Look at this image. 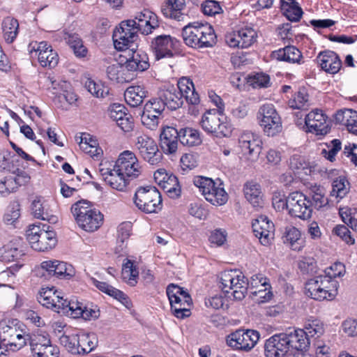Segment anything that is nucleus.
<instances>
[{
  "label": "nucleus",
  "instance_id": "1",
  "mask_svg": "<svg viewBox=\"0 0 357 357\" xmlns=\"http://www.w3.org/2000/svg\"><path fill=\"white\" fill-rule=\"evenodd\" d=\"M344 266L340 262L335 263L320 275L309 280L305 284L306 294L317 301H332L337 294L338 282L335 280L344 274Z\"/></svg>",
  "mask_w": 357,
  "mask_h": 357
},
{
  "label": "nucleus",
  "instance_id": "2",
  "mask_svg": "<svg viewBox=\"0 0 357 357\" xmlns=\"http://www.w3.org/2000/svg\"><path fill=\"white\" fill-rule=\"evenodd\" d=\"M181 34L184 43L194 49L211 47L217 41L215 31L208 23H189L183 28Z\"/></svg>",
  "mask_w": 357,
  "mask_h": 357
},
{
  "label": "nucleus",
  "instance_id": "3",
  "mask_svg": "<svg viewBox=\"0 0 357 357\" xmlns=\"http://www.w3.org/2000/svg\"><path fill=\"white\" fill-rule=\"evenodd\" d=\"M61 344L73 355H86L98 346V337L93 333L63 334L59 338Z\"/></svg>",
  "mask_w": 357,
  "mask_h": 357
},
{
  "label": "nucleus",
  "instance_id": "4",
  "mask_svg": "<svg viewBox=\"0 0 357 357\" xmlns=\"http://www.w3.org/2000/svg\"><path fill=\"white\" fill-rule=\"evenodd\" d=\"M71 211L79 227L86 231H94L102 223L103 215L85 201L76 202L73 205Z\"/></svg>",
  "mask_w": 357,
  "mask_h": 357
},
{
  "label": "nucleus",
  "instance_id": "5",
  "mask_svg": "<svg viewBox=\"0 0 357 357\" xmlns=\"http://www.w3.org/2000/svg\"><path fill=\"white\" fill-rule=\"evenodd\" d=\"M220 288L225 293L232 290V295L236 300L243 299L247 294L248 288L250 287L244 275L237 270H226L220 273Z\"/></svg>",
  "mask_w": 357,
  "mask_h": 357
},
{
  "label": "nucleus",
  "instance_id": "6",
  "mask_svg": "<svg viewBox=\"0 0 357 357\" xmlns=\"http://www.w3.org/2000/svg\"><path fill=\"white\" fill-rule=\"evenodd\" d=\"M224 113L214 109L206 110L199 121L202 128L211 136L222 138L228 137L232 132L231 125L223 119Z\"/></svg>",
  "mask_w": 357,
  "mask_h": 357
},
{
  "label": "nucleus",
  "instance_id": "7",
  "mask_svg": "<svg viewBox=\"0 0 357 357\" xmlns=\"http://www.w3.org/2000/svg\"><path fill=\"white\" fill-rule=\"evenodd\" d=\"M134 203L145 213H158L162 208L161 195L155 187H141L135 192Z\"/></svg>",
  "mask_w": 357,
  "mask_h": 357
},
{
  "label": "nucleus",
  "instance_id": "8",
  "mask_svg": "<svg viewBox=\"0 0 357 357\" xmlns=\"http://www.w3.org/2000/svg\"><path fill=\"white\" fill-rule=\"evenodd\" d=\"M136 20H128L120 23L113 33L112 38L114 47L119 51H126L138 39L137 29L135 27Z\"/></svg>",
  "mask_w": 357,
  "mask_h": 357
},
{
  "label": "nucleus",
  "instance_id": "9",
  "mask_svg": "<svg viewBox=\"0 0 357 357\" xmlns=\"http://www.w3.org/2000/svg\"><path fill=\"white\" fill-rule=\"evenodd\" d=\"M259 126L267 136H275L282 131V119L272 104L261 105L257 113Z\"/></svg>",
  "mask_w": 357,
  "mask_h": 357
},
{
  "label": "nucleus",
  "instance_id": "10",
  "mask_svg": "<svg viewBox=\"0 0 357 357\" xmlns=\"http://www.w3.org/2000/svg\"><path fill=\"white\" fill-rule=\"evenodd\" d=\"M259 333L255 330L238 329L226 337L227 344L234 350L250 351L257 344Z\"/></svg>",
  "mask_w": 357,
  "mask_h": 357
},
{
  "label": "nucleus",
  "instance_id": "11",
  "mask_svg": "<svg viewBox=\"0 0 357 357\" xmlns=\"http://www.w3.org/2000/svg\"><path fill=\"white\" fill-rule=\"evenodd\" d=\"M38 301L44 307L58 313L66 314L68 308V301L64 298L62 293L54 287H43L37 297Z\"/></svg>",
  "mask_w": 357,
  "mask_h": 357
},
{
  "label": "nucleus",
  "instance_id": "12",
  "mask_svg": "<svg viewBox=\"0 0 357 357\" xmlns=\"http://www.w3.org/2000/svg\"><path fill=\"white\" fill-rule=\"evenodd\" d=\"M35 272L41 278L56 276L59 278L68 279L75 275V270L72 265L59 260L44 261L36 268Z\"/></svg>",
  "mask_w": 357,
  "mask_h": 357
},
{
  "label": "nucleus",
  "instance_id": "13",
  "mask_svg": "<svg viewBox=\"0 0 357 357\" xmlns=\"http://www.w3.org/2000/svg\"><path fill=\"white\" fill-rule=\"evenodd\" d=\"M99 172L102 179L112 188L118 191H124L129 183L130 178L107 162L100 164Z\"/></svg>",
  "mask_w": 357,
  "mask_h": 357
},
{
  "label": "nucleus",
  "instance_id": "14",
  "mask_svg": "<svg viewBox=\"0 0 357 357\" xmlns=\"http://www.w3.org/2000/svg\"><path fill=\"white\" fill-rule=\"evenodd\" d=\"M289 215L301 220H307L312 216L310 200L303 193L296 191L289 194Z\"/></svg>",
  "mask_w": 357,
  "mask_h": 357
},
{
  "label": "nucleus",
  "instance_id": "15",
  "mask_svg": "<svg viewBox=\"0 0 357 357\" xmlns=\"http://www.w3.org/2000/svg\"><path fill=\"white\" fill-rule=\"evenodd\" d=\"M179 44V41L176 38L169 35H159L152 40L151 47L155 59L160 60L172 57L174 52L178 49Z\"/></svg>",
  "mask_w": 357,
  "mask_h": 357
},
{
  "label": "nucleus",
  "instance_id": "16",
  "mask_svg": "<svg viewBox=\"0 0 357 357\" xmlns=\"http://www.w3.org/2000/svg\"><path fill=\"white\" fill-rule=\"evenodd\" d=\"M29 50L31 54H35L34 56H38V62L43 67L52 68L58 64V54L45 41L31 43L29 46Z\"/></svg>",
  "mask_w": 357,
  "mask_h": 357
},
{
  "label": "nucleus",
  "instance_id": "17",
  "mask_svg": "<svg viewBox=\"0 0 357 357\" xmlns=\"http://www.w3.org/2000/svg\"><path fill=\"white\" fill-rule=\"evenodd\" d=\"M135 147L140 156L151 165L158 164L162 158L155 140L146 135L137 137Z\"/></svg>",
  "mask_w": 357,
  "mask_h": 357
},
{
  "label": "nucleus",
  "instance_id": "18",
  "mask_svg": "<svg viewBox=\"0 0 357 357\" xmlns=\"http://www.w3.org/2000/svg\"><path fill=\"white\" fill-rule=\"evenodd\" d=\"M114 166L130 179L137 178L142 172L137 158L130 151H124L120 153Z\"/></svg>",
  "mask_w": 357,
  "mask_h": 357
},
{
  "label": "nucleus",
  "instance_id": "19",
  "mask_svg": "<svg viewBox=\"0 0 357 357\" xmlns=\"http://www.w3.org/2000/svg\"><path fill=\"white\" fill-rule=\"evenodd\" d=\"M238 144L242 155L247 160L254 162L258 160L261 142L252 132H243L238 139Z\"/></svg>",
  "mask_w": 357,
  "mask_h": 357
},
{
  "label": "nucleus",
  "instance_id": "20",
  "mask_svg": "<svg viewBox=\"0 0 357 357\" xmlns=\"http://www.w3.org/2000/svg\"><path fill=\"white\" fill-rule=\"evenodd\" d=\"M66 314L74 319L82 318L86 321H91L97 319L100 313L96 305H86L77 299H71L68 303Z\"/></svg>",
  "mask_w": 357,
  "mask_h": 357
},
{
  "label": "nucleus",
  "instance_id": "21",
  "mask_svg": "<svg viewBox=\"0 0 357 357\" xmlns=\"http://www.w3.org/2000/svg\"><path fill=\"white\" fill-rule=\"evenodd\" d=\"M257 34L250 27L242 28L229 33L225 36L227 44L231 47L248 48L257 40Z\"/></svg>",
  "mask_w": 357,
  "mask_h": 357
},
{
  "label": "nucleus",
  "instance_id": "22",
  "mask_svg": "<svg viewBox=\"0 0 357 357\" xmlns=\"http://www.w3.org/2000/svg\"><path fill=\"white\" fill-rule=\"evenodd\" d=\"M307 132L316 135H325L331 130L328 123V116L321 109H314L310 112L305 118Z\"/></svg>",
  "mask_w": 357,
  "mask_h": 357
},
{
  "label": "nucleus",
  "instance_id": "23",
  "mask_svg": "<svg viewBox=\"0 0 357 357\" xmlns=\"http://www.w3.org/2000/svg\"><path fill=\"white\" fill-rule=\"evenodd\" d=\"M252 227L255 236L264 246L271 245L274 238L275 226L266 215H260L253 220Z\"/></svg>",
  "mask_w": 357,
  "mask_h": 357
},
{
  "label": "nucleus",
  "instance_id": "24",
  "mask_svg": "<svg viewBox=\"0 0 357 357\" xmlns=\"http://www.w3.org/2000/svg\"><path fill=\"white\" fill-rule=\"evenodd\" d=\"M125 68L128 71L143 72L149 69L150 63L148 54L142 50L133 47L126 51Z\"/></svg>",
  "mask_w": 357,
  "mask_h": 357
},
{
  "label": "nucleus",
  "instance_id": "25",
  "mask_svg": "<svg viewBox=\"0 0 357 357\" xmlns=\"http://www.w3.org/2000/svg\"><path fill=\"white\" fill-rule=\"evenodd\" d=\"M31 340V350L34 357H58V348L46 336L37 334Z\"/></svg>",
  "mask_w": 357,
  "mask_h": 357
},
{
  "label": "nucleus",
  "instance_id": "26",
  "mask_svg": "<svg viewBox=\"0 0 357 357\" xmlns=\"http://www.w3.org/2000/svg\"><path fill=\"white\" fill-rule=\"evenodd\" d=\"M109 117L124 132H130L134 126L132 116L126 112V107L120 104H114L109 109Z\"/></svg>",
  "mask_w": 357,
  "mask_h": 357
},
{
  "label": "nucleus",
  "instance_id": "27",
  "mask_svg": "<svg viewBox=\"0 0 357 357\" xmlns=\"http://www.w3.org/2000/svg\"><path fill=\"white\" fill-rule=\"evenodd\" d=\"M133 20H136L137 33L141 31L144 35L151 33L153 30L159 27L157 15L149 10H144L138 13Z\"/></svg>",
  "mask_w": 357,
  "mask_h": 357
},
{
  "label": "nucleus",
  "instance_id": "28",
  "mask_svg": "<svg viewBox=\"0 0 357 357\" xmlns=\"http://www.w3.org/2000/svg\"><path fill=\"white\" fill-rule=\"evenodd\" d=\"M288 351L282 333L275 334L266 340L264 344L266 357H284Z\"/></svg>",
  "mask_w": 357,
  "mask_h": 357
},
{
  "label": "nucleus",
  "instance_id": "29",
  "mask_svg": "<svg viewBox=\"0 0 357 357\" xmlns=\"http://www.w3.org/2000/svg\"><path fill=\"white\" fill-rule=\"evenodd\" d=\"M282 335L289 351H303L310 345L309 338L305 336V333L302 329H295L292 332L282 333Z\"/></svg>",
  "mask_w": 357,
  "mask_h": 357
},
{
  "label": "nucleus",
  "instance_id": "30",
  "mask_svg": "<svg viewBox=\"0 0 357 357\" xmlns=\"http://www.w3.org/2000/svg\"><path fill=\"white\" fill-rule=\"evenodd\" d=\"M317 61L321 68L328 73L335 74L342 67V61L333 51L326 50L321 52Z\"/></svg>",
  "mask_w": 357,
  "mask_h": 357
},
{
  "label": "nucleus",
  "instance_id": "31",
  "mask_svg": "<svg viewBox=\"0 0 357 357\" xmlns=\"http://www.w3.org/2000/svg\"><path fill=\"white\" fill-rule=\"evenodd\" d=\"M179 131L175 128L167 126L163 128L160 135V145L165 154L174 153L178 148Z\"/></svg>",
  "mask_w": 357,
  "mask_h": 357
},
{
  "label": "nucleus",
  "instance_id": "32",
  "mask_svg": "<svg viewBox=\"0 0 357 357\" xmlns=\"http://www.w3.org/2000/svg\"><path fill=\"white\" fill-rule=\"evenodd\" d=\"M335 124L343 126L347 131L357 136V111L352 109H342L334 114Z\"/></svg>",
  "mask_w": 357,
  "mask_h": 357
},
{
  "label": "nucleus",
  "instance_id": "33",
  "mask_svg": "<svg viewBox=\"0 0 357 357\" xmlns=\"http://www.w3.org/2000/svg\"><path fill=\"white\" fill-rule=\"evenodd\" d=\"M160 98L165 102L166 107L170 110H176L181 107L183 103L181 95L178 91V88L169 84L161 89L158 91Z\"/></svg>",
  "mask_w": 357,
  "mask_h": 357
},
{
  "label": "nucleus",
  "instance_id": "34",
  "mask_svg": "<svg viewBox=\"0 0 357 357\" xmlns=\"http://www.w3.org/2000/svg\"><path fill=\"white\" fill-rule=\"evenodd\" d=\"M185 9V0H167L161 11L165 17L179 22L184 20L186 17Z\"/></svg>",
  "mask_w": 357,
  "mask_h": 357
},
{
  "label": "nucleus",
  "instance_id": "35",
  "mask_svg": "<svg viewBox=\"0 0 357 357\" xmlns=\"http://www.w3.org/2000/svg\"><path fill=\"white\" fill-rule=\"evenodd\" d=\"M273 59L279 61H285L290 63L301 64L303 63L301 52L295 46L288 45L273 51L271 54Z\"/></svg>",
  "mask_w": 357,
  "mask_h": 357
},
{
  "label": "nucleus",
  "instance_id": "36",
  "mask_svg": "<svg viewBox=\"0 0 357 357\" xmlns=\"http://www.w3.org/2000/svg\"><path fill=\"white\" fill-rule=\"evenodd\" d=\"M178 88V91L181 95V98L191 105H197L199 102V96L195 91L192 81L185 77H181L175 86Z\"/></svg>",
  "mask_w": 357,
  "mask_h": 357
},
{
  "label": "nucleus",
  "instance_id": "37",
  "mask_svg": "<svg viewBox=\"0 0 357 357\" xmlns=\"http://www.w3.org/2000/svg\"><path fill=\"white\" fill-rule=\"evenodd\" d=\"M250 287H257L260 285L261 287L258 291L252 292L253 294L257 295L259 302L266 303L273 297V293L271 291V285L268 279L263 277L261 274L254 275L250 278Z\"/></svg>",
  "mask_w": 357,
  "mask_h": 357
},
{
  "label": "nucleus",
  "instance_id": "38",
  "mask_svg": "<svg viewBox=\"0 0 357 357\" xmlns=\"http://www.w3.org/2000/svg\"><path fill=\"white\" fill-rule=\"evenodd\" d=\"M280 8L282 14L291 22H299L303 14L296 0H280Z\"/></svg>",
  "mask_w": 357,
  "mask_h": 357
},
{
  "label": "nucleus",
  "instance_id": "39",
  "mask_svg": "<svg viewBox=\"0 0 357 357\" xmlns=\"http://www.w3.org/2000/svg\"><path fill=\"white\" fill-rule=\"evenodd\" d=\"M211 185L203 195L205 199L215 206H222L226 204L228 200V195L222 184L217 185L213 181Z\"/></svg>",
  "mask_w": 357,
  "mask_h": 357
},
{
  "label": "nucleus",
  "instance_id": "40",
  "mask_svg": "<svg viewBox=\"0 0 357 357\" xmlns=\"http://www.w3.org/2000/svg\"><path fill=\"white\" fill-rule=\"evenodd\" d=\"M282 241L285 245L294 251H300L305 246V241L301 238L300 231L293 226L285 228L282 235Z\"/></svg>",
  "mask_w": 357,
  "mask_h": 357
},
{
  "label": "nucleus",
  "instance_id": "41",
  "mask_svg": "<svg viewBox=\"0 0 357 357\" xmlns=\"http://www.w3.org/2000/svg\"><path fill=\"white\" fill-rule=\"evenodd\" d=\"M56 242L55 232L50 230V229H47L45 231L40 233L36 243H33L31 247L35 250L45 252L54 248Z\"/></svg>",
  "mask_w": 357,
  "mask_h": 357
},
{
  "label": "nucleus",
  "instance_id": "42",
  "mask_svg": "<svg viewBox=\"0 0 357 357\" xmlns=\"http://www.w3.org/2000/svg\"><path fill=\"white\" fill-rule=\"evenodd\" d=\"M147 91L143 86H129L124 93V98L128 105L135 107L140 105L144 98L147 96Z\"/></svg>",
  "mask_w": 357,
  "mask_h": 357
},
{
  "label": "nucleus",
  "instance_id": "43",
  "mask_svg": "<svg viewBox=\"0 0 357 357\" xmlns=\"http://www.w3.org/2000/svg\"><path fill=\"white\" fill-rule=\"evenodd\" d=\"M243 191L246 199L254 206L262 204V193L259 184L248 181L244 185Z\"/></svg>",
  "mask_w": 357,
  "mask_h": 357
},
{
  "label": "nucleus",
  "instance_id": "44",
  "mask_svg": "<svg viewBox=\"0 0 357 357\" xmlns=\"http://www.w3.org/2000/svg\"><path fill=\"white\" fill-rule=\"evenodd\" d=\"M1 27L5 40L8 43H12L18 34V21L13 17H7L3 19Z\"/></svg>",
  "mask_w": 357,
  "mask_h": 357
},
{
  "label": "nucleus",
  "instance_id": "45",
  "mask_svg": "<svg viewBox=\"0 0 357 357\" xmlns=\"http://www.w3.org/2000/svg\"><path fill=\"white\" fill-rule=\"evenodd\" d=\"M179 141L188 146H195L202 143L199 132L192 128H184L179 130Z\"/></svg>",
  "mask_w": 357,
  "mask_h": 357
},
{
  "label": "nucleus",
  "instance_id": "46",
  "mask_svg": "<svg viewBox=\"0 0 357 357\" xmlns=\"http://www.w3.org/2000/svg\"><path fill=\"white\" fill-rule=\"evenodd\" d=\"M23 255L22 250L11 241L0 248V261L2 262L8 263L16 261Z\"/></svg>",
  "mask_w": 357,
  "mask_h": 357
},
{
  "label": "nucleus",
  "instance_id": "47",
  "mask_svg": "<svg viewBox=\"0 0 357 357\" xmlns=\"http://www.w3.org/2000/svg\"><path fill=\"white\" fill-rule=\"evenodd\" d=\"M122 278L130 286L135 287L137 283L139 271L134 262L126 259L122 267Z\"/></svg>",
  "mask_w": 357,
  "mask_h": 357
},
{
  "label": "nucleus",
  "instance_id": "48",
  "mask_svg": "<svg viewBox=\"0 0 357 357\" xmlns=\"http://www.w3.org/2000/svg\"><path fill=\"white\" fill-rule=\"evenodd\" d=\"M171 310L173 314L179 319H183L190 315V307L192 303L191 296H190V301L184 303V299L181 296L174 301H169Z\"/></svg>",
  "mask_w": 357,
  "mask_h": 357
},
{
  "label": "nucleus",
  "instance_id": "49",
  "mask_svg": "<svg viewBox=\"0 0 357 357\" xmlns=\"http://www.w3.org/2000/svg\"><path fill=\"white\" fill-rule=\"evenodd\" d=\"M36 336L37 334L27 333L24 330L17 327L13 336V343H11V347L10 349L13 351H19L26 346L27 343L31 346V343L32 342L31 340L33 339V337Z\"/></svg>",
  "mask_w": 357,
  "mask_h": 357
},
{
  "label": "nucleus",
  "instance_id": "50",
  "mask_svg": "<svg viewBox=\"0 0 357 357\" xmlns=\"http://www.w3.org/2000/svg\"><path fill=\"white\" fill-rule=\"evenodd\" d=\"M292 109H303L309 106V95L305 88H301L288 102Z\"/></svg>",
  "mask_w": 357,
  "mask_h": 357
},
{
  "label": "nucleus",
  "instance_id": "51",
  "mask_svg": "<svg viewBox=\"0 0 357 357\" xmlns=\"http://www.w3.org/2000/svg\"><path fill=\"white\" fill-rule=\"evenodd\" d=\"M161 188L169 198L177 199L181 197V187L178 178L172 173H169V178H167L165 183Z\"/></svg>",
  "mask_w": 357,
  "mask_h": 357
},
{
  "label": "nucleus",
  "instance_id": "52",
  "mask_svg": "<svg viewBox=\"0 0 357 357\" xmlns=\"http://www.w3.org/2000/svg\"><path fill=\"white\" fill-rule=\"evenodd\" d=\"M311 199L310 205L312 209L314 208L319 210L326 206L328 203V198L326 197L325 189L321 186H315L311 190Z\"/></svg>",
  "mask_w": 357,
  "mask_h": 357
},
{
  "label": "nucleus",
  "instance_id": "53",
  "mask_svg": "<svg viewBox=\"0 0 357 357\" xmlns=\"http://www.w3.org/2000/svg\"><path fill=\"white\" fill-rule=\"evenodd\" d=\"M65 39L77 57H84L86 56L88 52L87 48L84 45L82 40L77 34H68Z\"/></svg>",
  "mask_w": 357,
  "mask_h": 357
},
{
  "label": "nucleus",
  "instance_id": "54",
  "mask_svg": "<svg viewBox=\"0 0 357 357\" xmlns=\"http://www.w3.org/2000/svg\"><path fill=\"white\" fill-rule=\"evenodd\" d=\"M17 326H9L6 323H0V340L7 349L11 347L13 341V336L17 330Z\"/></svg>",
  "mask_w": 357,
  "mask_h": 357
},
{
  "label": "nucleus",
  "instance_id": "55",
  "mask_svg": "<svg viewBox=\"0 0 357 357\" xmlns=\"http://www.w3.org/2000/svg\"><path fill=\"white\" fill-rule=\"evenodd\" d=\"M87 91L96 98H105L109 94V88L101 82L89 79L85 84Z\"/></svg>",
  "mask_w": 357,
  "mask_h": 357
},
{
  "label": "nucleus",
  "instance_id": "56",
  "mask_svg": "<svg viewBox=\"0 0 357 357\" xmlns=\"http://www.w3.org/2000/svg\"><path fill=\"white\" fill-rule=\"evenodd\" d=\"M349 183L344 177H339L333 182L331 196L343 198L349 191Z\"/></svg>",
  "mask_w": 357,
  "mask_h": 357
},
{
  "label": "nucleus",
  "instance_id": "57",
  "mask_svg": "<svg viewBox=\"0 0 357 357\" xmlns=\"http://www.w3.org/2000/svg\"><path fill=\"white\" fill-rule=\"evenodd\" d=\"M124 66L118 62L109 65L107 68V75L108 78L116 82H123L126 81V78L123 75Z\"/></svg>",
  "mask_w": 357,
  "mask_h": 357
},
{
  "label": "nucleus",
  "instance_id": "58",
  "mask_svg": "<svg viewBox=\"0 0 357 357\" xmlns=\"http://www.w3.org/2000/svg\"><path fill=\"white\" fill-rule=\"evenodd\" d=\"M167 295L169 301H174L178 298V296H181L184 299V303L190 301V294L188 292L183 289V288L174 284H170L167 287Z\"/></svg>",
  "mask_w": 357,
  "mask_h": 357
},
{
  "label": "nucleus",
  "instance_id": "59",
  "mask_svg": "<svg viewBox=\"0 0 357 357\" xmlns=\"http://www.w3.org/2000/svg\"><path fill=\"white\" fill-rule=\"evenodd\" d=\"M305 333V336L312 337L315 335H319L322 334L324 331L323 324L318 319L307 320L305 324L304 328L302 329Z\"/></svg>",
  "mask_w": 357,
  "mask_h": 357
},
{
  "label": "nucleus",
  "instance_id": "60",
  "mask_svg": "<svg viewBox=\"0 0 357 357\" xmlns=\"http://www.w3.org/2000/svg\"><path fill=\"white\" fill-rule=\"evenodd\" d=\"M248 82L255 89L267 88L270 85V77L264 73H257L249 77Z\"/></svg>",
  "mask_w": 357,
  "mask_h": 357
},
{
  "label": "nucleus",
  "instance_id": "61",
  "mask_svg": "<svg viewBox=\"0 0 357 357\" xmlns=\"http://www.w3.org/2000/svg\"><path fill=\"white\" fill-rule=\"evenodd\" d=\"M50 226L47 225H36L33 224L30 225L29 229L26 231V238L31 245L33 243H36L37 238H38L39 235L42 231H45L47 229H50Z\"/></svg>",
  "mask_w": 357,
  "mask_h": 357
},
{
  "label": "nucleus",
  "instance_id": "62",
  "mask_svg": "<svg viewBox=\"0 0 357 357\" xmlns=\"http://www.w3.org/2000/svg\"><path fill=\"white\" fill-rule=\"evenodd\" d=\"M165 107L166 105H165V102L161 100V98H160V96H158V98L150 99L144 105V109L161 116Z\"/></svg>",
  "mask_w": 357,
  "mask_h": 357
},
{
  "label": "nucleus",
  "instance_id": "63",
  "mask_svg": "<svg viewBox=\"0 0 357 357\" xmlns=\"http://www.w3.org/2000/svg\"><path fill=\"white\" fill-rule=\"evenodd\" d=\"M160 115L143 109L141 121L143 125L151 130H154L158 125Z\"/></svg>",
  "mask_w": 357,
  "mask_h": 357
},
{
  "label": "nucleus",
  "instance_id": "64",
  "mask_svg": "<svg viewBox=\"0 0 357 357\" xmlns=\"http://www.w3.org/2000/svg\"><path fill=\"white\" fill-rule=\"evenodd\" d=\"M289 195L286 197L284 194L280 192L275 193L272 198V204L274 208L277 211H282L287 209L289 211Z\"/></svg>",
  "mask_w": 357,
  "mask_h": 357
}]
</instances>
